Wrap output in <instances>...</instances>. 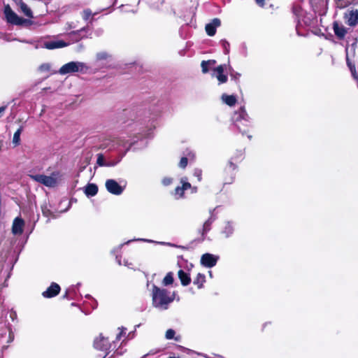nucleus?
<instances>
[{
    "label": "nucleus",
    "instance_id": "f257e3e1",
    "mask_svg": "<svg viewBox=\"0 0 358 358\" xmlns=\"http://www.w3.org/2000/svg\"><path fill=\"white\" fill-rule=\"evenodd\" d=\"M152 303L155 308L166 310L168 306L173 301V295L165 289H160L156 285L152 287Z\"/></svg>",
    "mask_w": 358,
    "mask_h": 358
},
{
    "label": "nucleus",
    "instance_id": "7ed1b4c3",
    "mask_svg": "<svg viewBox=\"0 0 358 358\" xmlns=\"http://www.w3.org/2000/svg\"><path fill=\"white\" fill-rule=\"evenodd\" d=\"M233 120L237 129L242 134H244L245 130H242L241 125L243 124V126L248 127L250 123V117L244 107L240 108V109L234 113Z\"/></svg>",
    "mask_w": 358,
    "mask_h": 358
},
{
    "label": "nucleus",
    "instance_id": "c756f323",
    "mask_svg": "<svg viewBox=\"0 0 358 358\" xmlns=\"http://www.w3.org/2000/svg\"><path fill=\"white\" fill-rule=\"evenodd\" d=\"M83 31H85V28L81 29L80 30H78L77 31L71 32L69 34V36L73 37L75 41H78L81 38V37L80 36V34Z\"/></svg>",
    "mask_w": 358,
    "mask_h": 358
},
{
    "label": "nucleus",
    "instance_id": "dca6fc26",
    "mask_svg": "<svg viewBox=\"0 0 358 358\" xmlns=\"http://www.w3.org/2000/svg\"><path fill=\"white\" fill-rule=\"evenodd\" d=\"M59 291V285L55 282H52L51 285L47 289V290L43 292L42 295L45 298H51L57 296Z\"/></svg>",
    "mask_w": 358,
    "mask_h": 358
},
{
    "label": "nucleus",
    "instance_id": "b1692460",
    "mask_svg": "<svg viewBox=\"0 0 358 358\" xmlns=\"http://www.w3.org/2000/svg\"><path fill=\"white\" fill-rule=\"evenodd\" d=\"M228 73H229L231 78L236 82L239 80L241 76V73L235 71L229 64L228 66Z\"/></svg>",
    "mask_w": 358,
    "mask_h": 358
},
{
    "label": "nucleus",
    "instance_id": "c9c22d12",
    "mask_svg": "<svg viewBox=\"0 0 358 358\" xmlns=\"http://www.w3.org/2000/svg\"><path fill=\"white\" fill-rule=\"evenodd\" d=\"M187 160H188L187 157H182L180 159V164H179L180 167H181L182 169L185 168L187 165Z\"/></svg>",
    "mask_w": 358,
    "mask_h": 358
},
{
    "label": "nucleus",
    "instance_id": "6e6552de",
    "mask_svg": "<svg viewBox=\"0 0 358 358\" xmlns=\"http://www.w3.org/2000/svg\"><path fill=\"white\" fill-rule=\"evenodd\" d=\"M70 43H66L62 40L57 41H44L40 45L41 48H45L48 50H53L57 48H62L68 46Z\"/></svg>",
    "mask_w": 358,
    "mask_h": 358
},
{
    "label": "nucleus",
    "instance_id": "6ab92c4d",
    "mask_svg": "<svg viewBox=\"0 0 358 358\" xmlns=\"http://www.w3.org/2000/svg\"><path fill=\"white\" fill-rule=\"evenodd\" d=\"M178 278L180 280L181 284L183 286L188 285L191 282L189 274L185 272L183 270H180L178 273Z\"/></svg>",
    "mask_w": 358,
    "mask_h": 358
},
{
    "label": "nucleus",
    "instance_id": "cd10ccee",
    "mask_svg": "<svg viewBox=\"0 0 358 358\" xmlns=\"http://www.w3.org/2000/svg\"><path fill=\"white\" fill-rule=\"evenodd\" d=\"M96 164L100 166H107V162L102 154L97 155Z\"/></svg>",
    "mask_w": 358,
    "mask_h": 358
},
{
    "label": "nucleus",
    "instance_id": "393cba45",
    "mask_svg": "<svg viewBox=\"0 0 358 358\" xmlns=\"http://www.w3.org/2000/svg\"><path fill=\"white\" fill-rule=\"evenodd\" d=\"M205 282V275L201 273H198L196 278L194 280V284L198 286V288H201Z\"/></svg>",
    "mask_w": 358,
    "mask_h": 358
},
{
    "label": "nucleus",
    "instance_id": "58836bf2",
    "mask_svg": "<svg viewBox=\"0 0 358 358\" xmlns=\"http://www.w3.org/2000/svg\"><path fill=\"white\" fill-rule=\"evenodd\" d=\"M120 332L116 336V341H120L122 336L123 334H125L126 333V329L125 328H120Z\"/></svg>",
    "mask_w": 358,
    "mask_h": 358
},
{
    "label": "nucleus",
    "instance_id": "e433bc0d",
    "mask_svg": "<svg viewBox=\"0 0 358 358\" xmlns=\"http://www.w3.org/2000/svg\"><path fill=\"white\" fill-rule=\"evenodd\" d=\"M175 331L174 330L170 329H168L166 332V338L167 339H172L174 337Z\"/></svg>",
    "mask_w": 358,
    "mask_h": 358
},
{
    "label": "nucleus",
    "instance_id": "a878e982",
    "mask_svg": "<svg viewBox=\"0 0 358 358\" xmlns=\"http://www.w3.org/2000/svg\"><path fill=\"white\" fill-rule=\"evenodd\" d=\"M96 14H97L96 12L92 13V10L90 8H86V9L83 10V11L82 12V17L84 20L87 21L90 17H92V16H94Z\"/></svg>",
    "mask_w": 358,
    "mask_h": 358
},
{
    "label": "nucleus",
    "instance_id": "c03bdc74",
    "mask_svg": "<svg viewBox=\"0 0 358 358\" xmlns=\"http://www.w3.org/2000/svg\"><path fill=\"white\" fill-rule=\"evenodd\" d=\"M121 159H117V161H110L107 162V166H114L119 163Z\"/></svg>",
    "mask_w": 358,
    "mask_h": 358
},
{
    "label": "nucleus",
    "instance_id": "3c124183",
    "mask_svg": "<svg viewBox=\"0 0 358 358\" xmlns=\"http://www.w3.org/2000/svg\"><path fill=\"white\" fill-rule=\"evenodd\" d=\"M190 189H192V192L195 193L197 192V187H192Z\"/></svg>",
    "mask_w": 358,
    "mask_h": 358
},
{
    "label": "nucleus",
    "instance_id": "49530a36",
    "mask_svg": "<svg viewBox=\"0 0 358 358\" xmlns=\"http://www.w3.org/2000/svg\"><path fill=\"white\" fill-rule=\"evenodd\" d=\"M187 156H188L189 159H192V160H193L195 157V155L192 152H188Z\"/></svg>",
    "mask_w": 358,
    "mask_h": 358
},
{
    "label": "nucleus",
    "instance_id": "c85d7f7f",
    "mask_svg": "<svg viewBox=\"0 0 358 358\" xmlns=\"http://www.w3.org/2000/svg\"><path fill=\"white\" fill-rule=\"evenodd\" d=\"M134 241H144V242H152V241H151V240H149V239H144V238H138V239L130 240V241H127L126 243H123V244L120 245L117 247V248L114 249L113 252H117L118 250H120V249L122 248V247L124 244H128V243H129L130 242Z\"/></svg>",
    "mask_w": 358,
    "mask_h": 358
},
{
    "label": "nucleus",
    "instance_id": "a18cd8bd",
    "mask_svg": "<svg viewBox=\"0 0 358 358\" xmlns=\"http://www.w3.org/2000/svg\"><path fill=\"white\" fill-rule=\"evenodd\" d=\"M83 49V45L82 44H79L76 47V51L80 52Z\"/></svg>",
    "mask_w": 358,
    "mask_h": 358
},
{
    "label": "nucleus",
    "instance_id": "4c0bfd02",
    "mask_svg": "<svg viewBox=\"0 0 358 358\" xmlns=\"http://www.w3.org/2000/svg\"><path fill=\"white\" fill-rule=\"evenodd\" d=\"M236 168V166L231 161H229L227 167V170L230 172L234 171Z\"/></svg>",
    "mask_w": 358,
    "mask_h": 358
},
{
    "label": "nucleus",
    "instance_id": "6e6d98bb",
    "mask_svg": "<svg viewBox=\"0 0 358 358\" xmlns=\"http://www.w3.org/2000/svg\"><path fill=\"white\" fill-rule=\"evenodd\" d=\"M169 358H178V357H169Z\"/></svg>",
    "mask_w": 358,
    "mask_h": 358
},
{
    "label": "nucleus",
    "instance_id": "aec40b11",
    "mask_svg": "<svg viewBox=\"0 0 358 358\" xmlns=\"http://www.w3.org/2000/svg\"><path fill=\"white\" fill-rule=\"evenodd\" d=\"M98 192V187L93 183L88 184L85 188V193L87 196H94Z\"/></svg>",
    "mask_w": 358,
    "mask_h": 358
},
{
    "label": "nucleus",
    "instance_id": "a19ab883",
    "mask_svg": "<svg viewBox=\"0 0 358 358\" xmlns=\"http://www.w3.org/2000/svg\"><path fill=\"white\" fill-rule=\"evenodd\" d=\"M310 1L313 6H317L322 4L324 0H310Z\"/></svg>",
    "mask_w": 358,
    "mask_h": 358
},
{
    "label": "nucleus",
    "instance_id": "423d86ee",
    "mask_svg": "<svg viewBox=\"0 0 358 358\" xmlns=\"http://www.w3.org/2000/svg\"><path fill=\"white\" fill-rule=\"evenodd\" d=\"M229 64H221L213 69V76L215 77L219 84H223L227 83L228 78L227 74H224V71L228 73Z\"/></svg>",
    "mask_w": 358,
    "mask_h": 358
},
{
    "label": "nucleus",
    "instance_id": "37998d69",
    "mask_svg": "<svg viewBox=\"0 0 358 358\" xmlns=\"http://www.w3.org/2000/svg\"><path fill=\"white\" fill-rule=\"evenodd\" d=\"M98 59H104L107 57V54L105 52H99L96 55Z\"/></svg>",
    "mask_w": 358,
    "mask_h": 358
},
{
    "label": "nucleus",
    "instance_id": "ddd939ff",
    "mask_svg": "<svg viewBox=\"0 0 358 358\" xmlns=\"http://www.w3.org/2000/svg\"><path fill=\"white\" fill-rule=\"evenodd\" d=\"M333 30L338 39H343L347 34V29L344 25L336 21L333 23Z\"/></svg>",
    "mask_w": 358,
    "mask_h": 358
},
{
    "label": "nucleus",
    "instance_id": "4468645a",
    "mask_svg": "<svg viewBox=\"0 0 358 358\" xmlns=\"http://www.w3.org/2000/svg\"><path fill=\"white\" fill-rule=\"evenodd\" d=\"M24 227V220L17 217H16L13 222L12 226V232L15 235H21L23 232V229Z\"/></svg>",
    "mask_w": 358,
    "mask_h": 358
},
{
    "label": "nucleus",
    "instance_id": "79ce46f5",
    "mask_svg": "<svg viewBox=\"0 0 358 358\" xmlns=\"http://www.w3.org/2000/svg\"><path fill=\"white\" fill-rule=\"evenodd\" d=\"M293 12L296 16H299L301 15V8L298 6H294Z\"/></svg>",
    "mask_w": 358,
    "mask_h": 358
},
{
    "label": "nucleus",
    "instance_id": "f704fd0d",
    "mask_svg": "<svg viewBox=\"0 0 358 358\" xmlns=\"http://www.w3.org/2000/svg\"><path fill=\"white\" fill-rule=\"evenodd\" d=\"M193 175L198 178L199 181L201 180L202 171L201 169H194Z\"/></svg>",
    "mask_w": 358,
    "mask_h": 358
},
{
    "label": "nucleus",
    "instance_id": "ea45409f",
    "mask_svg": "<svg viewBox=\"0 0 358 358\" xmlns=\"http://www.w3.org/2000/svg\"><path fill=\"white\" fill-rule=\"evenodd\" d=\"M172 178H164L163 180H162V183L165 186H168L169 185H171L172 183Z\"/></svg>",
    "mask_w": 358,
    "mask_h": 358
},
{
    "label": "nucleus",
    "instance_id": "72a5a7b5",
    "mask_svg": "<svg viewBox=\"0 0 358 358\" xmlns=\"http://www.w3.org/2000/svg\"><path fill=\"white\" fill-rule=\"evenodd\" d=\"M43 214L46 217H55V215H52V213L47 208V207H42Z\"/></svg>",
    "mask_w": 358,
    "mask_h": 358
},
{
    "label": "nucleus",
    "instance_id": "4be33fe9",
    "mask_svg": "<svg viewBox=\"0 0 358 358\" xmlns=\"http://www.w3.org/2000/svg\"><path fill=\"white\" fill-rule=\"evenodd\" d=\"M20 7L22 12L28 17H33V13L29 6L24 2L20 1Z\"/></svg>",
    "mask_w": 358,
    "mask_h": 358
},
{
    "label": "nucleus",
    "instance_id": "39448f33",
    "mask_svg": "<svg viewBox=\"0 0 358 358\" xmlns=\"http://www.w3.org/2000/svg\"><path fill=\"white\" fill-rule=\"evenodd\" d=\"M4 15L8 23L15 25H21L24 22V20L19 17L10 8L9 5L4 6Z\"/></svg>",
    "mask_w": 358,
    "mask_h": 358
},
{
    "label": "nucleus",
    "instance_id": "f8f14e48",
    "mask_svg": "<svg viewBox=\"0 0 358 358\" xmlns=\"http://www.w3.org/2000/svg\"><path fill=\"white\" fill-rule=\"evenodd\" d=\"M345 22L350 27H355L358 24V10H352L344 15Z\"/></svg>",
    "mask_w": 358,
    "mask_h": 358
},
{
    "label": "nucleus",
    "instance_id": "9d476101",
    "mask_svg": "<svg viewBox=\"0 0 358 358\" xmlns=\"http://www.w3.org/2000/svg\"><path fill=\"white\" fill-rule=\"evenodd\" d=\"M181 186H178L176 187L174 190V195L177 199H181L184 196L185 190L190 189L192 185L189 182H187L186 178H182L180 179Z\"/></svg>",
    "mask_w": 358,
    "mask_h": 358
},
{
    "label": "nucleus",
    "instance_id": "1a4fd4ad",
    "mask_svg": "<svg viewBox=\"0 0 358 358\" xmlns=\"http://www.w3.org/2000/svg\"><path fill=\"white\" fill-rule=\"evenodd\" d=\"M218 259V256L206 253L201 256V264L207 268H211L216 265Z\"/></svg>",
    "mask_w": 358,
    "mask_h": 358
},
{
    "label": "nucleus",
    "instance_id": "09e8293b",
    "mask_svg": "<svg viewBox=\"0 0 358 358\" xmlns=\"http://www.w3.org/2000/svg\"><path fill=\"white\" fill-rule=\"evenodd\" d=\"M256 3L261 6H263L264 5V0H255Z\"/></svg>",
    "mask_w": 358,
    "mask_h": 358
},
{
    "label": "nucleus",
    "instance_id": "412c9836",
    "mask_svg": "<svg viewBox=\"0 0 358 358\" xmlns=\"http://www.w3.org/2000/svg\"><path fill=\"white\" fill-rule=\"evenodd\" d=\"M222 101L226 103L227 105L229 106H233L236 103V97L234 95H227V94H222Z\"/></svg>",
    "mask_w": 358,
    "mask_h": 358
},
{
    "label": "nucleus",
    "instance_id": "a211bd4d",
    "mask_svg": "<svg viewBox=\"0 0 358 358\" xmlns=\"http://www.w3.org/2000/svg\"><path fill=\"white\" fill-rule=\"evenodd\" d=\"M216 216L211 213L210 217L203 223L201 234L203 237V240L205 238V236L211 229L213 223L215 221Z\"/></svg>",
    "mask_w": 358,
    "mask_h": 358
},
{
    "label": "nucleus",
    "instance_id": "bb28decb",
    "mask_svg": "<svg viewBox=\"0 0 358 358\" xmlns=\"http://www.w3.org/2000/svg\"><path fill=\"white\" fill-rule=\"evenodd\" d=\"M173 282V276L171 272L168 273L163 280V285L165 286L170 285Z\"/></svg>",
    "mask_w": 358,
    "mask_h": 358
},
{
    "label": "nucleus",
    "instance_id": "473e14b6",
    "mask_svg": "<svg viewBox=\"0 0 358 358\" xmlns=\"http://www.w3.org/2000/svg\"><path fill=\"white\" fill-rule=\"evenodd\" d=\"M208 63V62H206V61H202V62L201 64L202 72L203 73H206L209 71V68L210 67V66H209Z\"/></svg>",
    "mask_w": 358,
    "mask_h": 358
},
{
    "label": "nucleus",
    "instance_id": "603ef678",
    "mask_svg": "<svg viewBox=\"0 0 358 358\" xmlns=\"http://www.w3.org/2000/svg\"><path fill=\"white\" fill-rule=\"evenodd\" d=\"M152 354H155V352H149L148 354L145 355L142 358H145V357H147L148 355H152Z\"/></svg>",
    "mask_w": 358,
    "mask_h": 358
},
{
    "label": "nucleus",
    "instance_id": "20e7f679",
    "mask_svg": "<svg viewBox=\"0 0 358 358\" xmlns=\"http://www.w3.org/2000/svg\"><path fill=\"white\" fill-rule=\"evenodd\" d=\"M58 176L57 173H53L52 176H45L43 174H36V175H30L31 178L34 180L48 187H53L57 185V176Z\"/></svg>",
    "mask_w": 358,
    "mask_h": 358
},
{
    "label": "nucleus",
    "instance_id": "4d7b16f0",
    "mask_svg": "<svg viewBox=\"0 0 358 358\" xmlns=\"http://www.w3.org/2000/svg\"><path fill=\"white\" fill-rule=\"evenodd\" d=\"M178 358H179V357H178Z\"/></svg>",
    "mask_w": 358,
    "mask_h": 358
},
{
    "label": "nucleus",
    "instance_id": "5fc2aeb1",
    "mask_svg": "<svg viewBox=\"0 0 358 358\" xmlns=\"http://www.w3.org/2000/svg\"><path fill=\"white\" fill-rule=\"evenodd\" d=\"M134 115V113H132V114L130 115V117H133Z\"/></svg>",
    "mask_w": 358,
    "mask_h": 358
},
{
    "label": "nucleus",
    "instance_id": "8fccbe9b",
    "mask_svg": "<svg viewBox=\"0 0 358 358\" xmlns=\"http://www.w3.org/2000/svg\"><path fill=\"white\" fill-rule=\"evenodd\" d=\"M206 62H208V65L211 66L214 65L216 62L215 60H208V61H206Z\"/></svg>",
    "mask_w": 358,
    "mask_h": 358
},
{
    "label": "nucleus",
    "instance_id": "5701e85b",
    "mask_svg": "<svg viewBox=\"0 0 358 358\" xmlns=\"http://www.w3.org/2000/svg\"><path fill=\"white\" fill-rule=\"evenodd\" d=\"M23 128L20 127L14 134L13 138V144L14 146H17L20 143V135L22 132Z\"/></svg>",
    "mask_w": 358,
    "mask_h": 358
},
{
    "label": "nucleus",
    "instance_id": "7c9ffc66",
    "mask_svg": "<svg viewBox=\"0 0 358 358\" xmlns=\"http://www.w3.org/2000/svg\"><path fill=\"white\" fill-rule=\"evenodd\" d=\"M220 43H221L222 47L224 49V54L225 55L229 54V48H230L229 43L227 41L224 40V39L222 40Z\"/></svg>",
    "mask_w": 358,
    "mask_h": 358
},
{
    "label": "nucleus",
    "instance_id": "f03ea898",
    "mask_svg": "<svg viewBox=\"0 0 358 358\" xmlns=\"http://www.w3.org/2000/svg\"><path fill=\"white\" fill-rule=\"evenodd\" d=\"M88 66L86 64L80 62H70L63 65L59 70V73L61 75H66L68 73L85 72L88 70Z\"/></svg>",
    "mask_w": 358,
    "mask_h": 358
},
{
    "label": "nucleus",
    "instance_id": "0eeeda50",
    "mask_svg": "<svg viewBox=\"0 0 358 358\" xmlns=\"http://www.w3.org/2000/svg\"><path fill=\"white\" fill-rule=\"evenodd\" d=\"M106 188L108 192L115 195H120L124 190V188L113 179H108L106 180Z\"/></svg>",
    "mask_w": 358,
    "mask_h": 358
},
{
    "label": "nucleus",
    "instance_id": "2f4dec72",
    "mask_svg": "<svg viewBox=\"0 0 358 358\" xmlns=\"http://www.w3.org/2000/svg\"><path fill=\"white\" fill-rule=\"evenodd\" d=\"M50 64L48 63H45L39 66L38 71L41 72H48L50 71Z\"/></svg>",
    "mask_w": 358,
    "mask_h": 358
},
{
    "label": "nucleus",
    "instance_id": "9b49d317",
    "mask_svg": "<svg viewBox=\"0 0 358 358\" xmlns=\"http://www.w3.org/2000/svg\"><path fill=\"white\" fill-rule=\"evenodd\" d=\"M110 346L108 338L103 337L101 334L94 339V347L96 350L106 351L109 349Z\"/></svg>",
    "mask_w": 358,
    "mask_h": 358
},
{
    "label": "nucleus",
    "instance_id": "f3484780",
    "mask_svg": "<svg viewBox=\"0 0 358 358\" xmlns=\"http://www.w3.org/2000/svg\"><path fill=\"white\" fill-rule=\"evenodd\" d=\"M234 232V224L230 221L224 222L223 227L221 229V234L225 238H229Z\"/></svg>",
    "mask_w": 358,
    "mask_h": 358
},
{
    "label": "nucleus",
    "instance_id": "2eb2a0df",
    "mask_svg": "<svg viewBox=\"0 0 358 358\" xmlns=\"http://www.w3.org/2000/svg\"><path fill=\"white\" fill-rule=\"evenodd\" d=\"M221 24V21L218 18H214L210 23L206 25V31L210 36H213L216 33V29Z\"/></svg>",
    "mask_w": 358,
    "mask_h": 358
},
{
    "label": "nucleus",
    "instance_id": "864d4df0",
    "mask_svg": "<svg viewBox=\"0 0 358 358\" xmlns=\"http://www.w3.org/2000/svg\"><path fill=\"white\" fill-rule=\"evenodd\" d=\"M116 259H117L118 264H121L120 260V259H118V257H116Z\"/></svg>",
    "mask_w": 358,
    "mask_h": 358
},
{
    "label": "nucleus",
    "instance_id": "de8ad7c7",
    "mask_svg": "<svg viewBox=\"0 0 358 358\" xmlns=\"http://www.w3.org/2000/svg\"><path fill=\"white\" fill-rule=\"evenodd\" d=\"M6 107H7L6 106H1L0 107V117L2 115V114L5 111Z\"/></svg>",
    "mask_w": 358,
    "mask_h": 358
}]
</instances>
